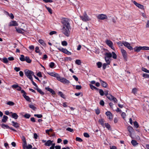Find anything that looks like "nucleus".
Returning a JSON list of instances; mask_svg holds the SVG:
<instances>
[{"label":"nucleus","mask_w":149,"mask_h":149,"mask_svg":"<svg viewBox=\"0 0 149 149\" xmlns=\"http://www.w3.org/2000/svg\"><path fill=\"white\" fill-rule=\"evenodd\" d=\"M112 56L113 58L114 59H116L117 58V55L116 53L114 52H112Z\"/></svg>","instance_id":"nucleus-38"},{"label":"nucleus","mask_w":149,"mask_h":149,"mask_svg":"<svg viewBox=\"0 0 149 149\" xmlns=\"http://www.w3.org/2000/svg\"><path fill=\"white\" fill-rule=\"evenodd\" d=\"M143 77L145 78H149V74L146 73H144L143 75Z\"/></svg>","instance_id":"nucleus-49"},{"label":"nucleus","mask_w":149,"mask_h":149,"mask_svg":"<svg viewBox=\"0 0 149 149\" xmlns=\"http://www.w3.org/2000/svg\"><path fill=\"white\" fill-rule=\"evenodd\" d=\"M121 116L124 119L125 118L126 116L125 113L124 112H123L122 113Z\"/></svg>","instance_id":"nucleus-63"},{"label":"nucleus","mask_w":149,"mask_h":149,"mask_svg":"<svg viewBox=\"0 0 149 149\" xmlns=\"http://www.w3.org/2000/svg\"><path fill=\"white\" fill-rule=\"evenodd\" d=\"M75 63L78 65H80L81 64V61L79 59H77L75 61Z\"/></svg>","instance_id":"nucleus-35"},{"label":"nucleus","mask_w":149,"mask_h":149,"mask_svg":"<svg viewBox=\"0 0 149 149\" xmlns=\"http://www.w3.org/2000/svg\"><path fill=\"white\" fill-rule=\"evenodd\" d=\"M38 42L40 43L41 45H45V42L44 41L42 40V39H40L38 40Z\"/></svg>","instance_id":"nucleus-33"},{"label":"nucleus","mask_w":149,"mask_h":149,"mask_svg":"<svg viewBox=\"0 0 149 149\" xmlns=\"http://www.w3.org/2000/svg\"><path fill=\"white\" fill-rule=\"evenodd\" d=\"M134 50L135 52H140L141 50H142V48L141 46L139 47H136L134 48Z\"/></svg>","instance_id":"nucleus-18"},{"label":"nucleus","mask_w":149,"mask_h":149,"mask_svg":"<svg viewBox=\"0 0 149 149\" xmlns=\"http://www.w3.org/2000/svg\"><path fill=\"white\" fill-rule=\"evenodd\" d=\"M134 126L136 128H138L139 127V125L138 124V123L136 121H135L134 122Z\"/></svg>","instance_id":"nucleus-37"},{"label":"nucleus","mask_w":149,"mask_h":149,"mask_svg":"<svg viewBox=\"0 0 149 149\" xmlns=\"http://www.w3.org/2000/svg\"><path fill=\"white\" fill-rule=\"evenodd\" d=\"M58 94L59 95H60L63 98H65V96L62 92L61 91L59 92L58 93Z\"/></svg>","instance_id":"nucleus-41"},{"label":"nucleus","mask_w":149,"mask_h":149,"mask_svg":"<svg viewBox=\"0 0 149 149\" xmlns=\"http://www.w3.org/2000/svg\"><path fill=\"white\" fill-rule=\"evenodd\" d=\"M16 31L19 33H21L22 34H24V32H23L22 31V30H23L24 31H25L23 29H19L18 28H17V27H15Z\"/></svg>","instance_id":"nucleus-17"},{"label":"nucleus","mask_w":149,"mask_h":149,"mask_svg":"<svg viewBox=\"0 0 149 149\" xmlns=\"http://www.w3.org/2000/svg\"><path fill=\"white\" fill-rule=\"evenodd\" d=\"M97 18L100 19H107V16L103 14H101L98 15L97 16Z\"/></svg>","instance_id":"nucleus-9"},{"label":"nucleus","mask_w":149,"mask_h":149,"mask_svg":"<svg viewBox=\"0 0 149 149\" xmlns=\"http://www.w3.org/2000/svg\"><path fill=\"white\" fill-rule=\"evenodd\" d=\"M107 97L111 100L113 101L114 102L117 103V102L118 100L116 98L111 95H109Z\"/></svg>","instance_id":"nucleus-8"},{"label":"nucleus","mask_w":149,"mask_h":149,"mask_svg":"<svg viewBox=\"0 0 149 149\" xmlns=\"http://www.w3.org/2000/svg\"><path fill=\"white\" fill-rule=\"evenodd\" d=\"M34 116L35 117H37L38 118H41L42 117V115L41 114H35L34 115Z\"/></svg>","instance_id":"nucleus-51"},{"label":"nucleus","mask_w":149,"mask_h":149,"mask_svg":"<svg viewBox=\"0 0 149 149\" xmlns=\"http://www.w3.org/2000/svg\"><path fill=\"white\" fill-rule=\"evenodd\" d=\"M97 67L99 68H100L102 66V63L100 62H98L97 63Z\"/></svg>","instance_id":"nucleus-40"},{"label":"nucleus","mask_w":149,"mask_h":149,"mask_svg":"<svg viewBox=\"0 0 149 149\" xmlns=\"http://www.w3.org/2000/svg\"><path fill=\"white\" fill-rule=\"evenodd\" d=\"M30 80H31V81L32 82V83L33 84L34 86H35L36 88L38 87V86L37 85V84H36V83H35L33 80V78H32V79H30Z\"/></svg>","instance_id":"nucleus-54"},{"label":"nucleus","mask_w":149,"mask_h":149,"mask_svg":"<svg viewBox=\"0 0 149 149\" xmlns=\"http://www.w3.org/2000/svg\"><path fill=\"white\" fill-rule=\"evenodd\" d=\"M127 130L131 134L132 132H133L134 130L133 128L130 126H128L127 127Z\"/></svg>","instance_id":"nucleus-25"},{"label":"nucleus","mask_w":149,"mask_h":149,"mask_svg":"<svg viewBox=\"0 0 149 149\" xmlns=\"http://www.w3.org/2000/svg\"><path fill=\"white\" fill-rule=\"evenodd\" d=\"M45 89L46 90L50 92L53 95H55V93L54 91L52 89L50 88L49 87H46L45 88Z\"/></svg>","instance_id":"nucleus-15"},{"label":"nucleus","mask_w":149,"mask_h":149,"mask_svg":"<svg viewBox=\"0 0 149 149\" xmlns=\"http://www.w3.org/2000/svg\"><path fill=\"white\" fill-rule=\"evenodd\" d=\"M104 120L102 119H99V123H100L102 125V126H104Z\"/></svg>","instance_id":"nucleus-31"},{"label":"nucleus","mask_w":149,"mask_h":149,"mask_svg":"<svg viewBox=\"0 0 149 149\" xmlns=\"http://www.w3.org/2000/svg\"><path fill=\"white\" fill-rule=\"evenodd\" d=\"M1 125L3 129H9L13 131L16 132V130L14 129L12 127H10L8 125H7L3 123Z\"/></svg>","instance_id":"nucleus-7"},{"label":"nucleus","mask_w":149,"mask_h":149,"mask_svg":"<svg viewBox=\"0 0 149 149\" xmlns=\"http://www.w3.org/2000/svg\"><path fill=\"white\" fill-rule=\"evenodd\" d=\"M40 51L39 47L38 46L36 47L35 48V52L36 53H38V51Z\"/></svg>","instance_id":"nucleus-59"},{"label":"nucleus","mask_w":149,"mask_h":149,"mask_svg":"<svg viewBox=\"0 0 149 149\" xmlns=\"http://www.w3.org/2000/svg\"><path fill=\"white\" fill-rule=\"evenodd\" d=\"M89 85L90 86V87L92 89H95L97 90L99 89L98 88H96V87L95 86H93L91 84H90Z\"/></svg>","instance_id":"nucleus-34"},{"label":"nucleus","mask_w":149,"mask_h":149,"mask_svg":"<svg viewBox=\"0 0 149 149\" xmlns=\"http://www.w3.org/2000/svg\"><path fill=\"white\" fill-rule=\"evenodd\" d=\"M131 143L134 146H135L138 144L137 141L134 140H132L131 141Z\"/></svg>","instance_id":"nucleus-26"},{"label":"nucleus","mask_w":149,"mask_h":149,"mask_svg":"<svg viewBox=\"0 0 149 149\" xmlns=\"http://www.w3.org/2000/svg\"><path fill=\"white\" fill-rule=\"evenodd\" d=\"M14 69L16 72H18L20 70V68L19 67H15V68Z\"/></svg>","instance_id":"nucleus-64"},{"label":"nucleus","mask_w":149,"mask_h":149,"mask_svg":"<svg viewBox=\"0 0 149 149\" xmlns=\"http://www.w3.org/2000/svg\"><path fill=\"white\" fill-rule=\"evenodd\" d=\"M76 140L77 141H78L79 142H81L83 141L82 139L80 138L79 137H77L76 138Z\"/></svg>","instance_id":"nucleus-45"},{"label":"nucleus","mask_w":149,"mask_h":149,"mask_svg":"<svg viewBox=\"0 0 149 149\" xmlns=\"http://www.w3.org/2000/svg\"><path fill=\"white\" fill-rule=\"evenodd\" d=\"M80 17L81 19L84 22L88 21L90 19L85 12L84 13L82 16H80Z\"/></svg>","instance_id":"nucleus-4"},{"label":"nucleus","mask_w":149,"mask_h":149,"mask_svg":"<svg viewBox=\"0 0 149 149\" xmlns=\"http://www.w3.org/2000/svg\"><path fill=\"white\" fill-rule=\"evenodd\" d=\"M25 74L26 76L28 78L30 79L32 78V75H33L34 72L31 70H26L24 71Z\"/></svg>","instance_id":"nucleus-3"},{"label":"nucleus","mask_w":149,"mask_h":149,"mask_svg":"<svg viewBox=\"0 0 149 149\" xmlns=\"http://www.w3.org/2000/svg\"><path fill=\"white\" fill-rule=\"evenodd\" d=\"M142 50H149V47L147 46L141 47Z\"/></svg>","instance_id":"nucleus-39"},{"label":"nucleus","mask_w":149,"mask_h":149,"mask_svg":"<svg viewBox=\"0 0 149 149\" xmlns=\"http://www.w3.org/2000/svg\"><path fill=\"white\" fill-rule=\"evenodd\" d=\"M30 116L31 115L29 113H26L24 115V117L26 118H29Z\"/></svg>","instance_id":"nucleus-46"},{"label":"nucleus","mask_w":149,"mask_h":149,"mask_svg":"<svg viewBox=\"0 0 149 149\" xmlns=\"http://www.w3.org/2000/svg\"><path fill=\"white\" fill-rule=\"evenodd\" d=\"M8 118V116L4 115L3 117V118L2 119L1 122L3 123H5L6 122Z\"/></svg>","instance_id":"nucleus-20"},{"label":"nucleus","mask_w":149,"mask_h":149,"mask_svg":"<svg viewBox=\"0 0 149 149\" xmlns=\"http://www.w3.org/2000/svg\"><path fill=\"white\" fill-rule=\"evenodd\" d=\"M105 60L108 65L110 64L111 61V59L110 58L105 57Z\"/></svg>","instance_id":"nucleus-22"},{"label":"nucleus","mask_w":149,"mask_h":149,"mask_svg":"<svg viewBox=\"0 0 149 149\" xmlns=\"http://www.w3.org/2000/svg\"><path fill=\"white\" fill-rule=\"evenodd\" d=\"M34 89L37 90L41 95H44V93L42 91L41 89L39 88L38 87L36 88H34Z\"/></svg>","instance_id":"nucleus-21"},{"label":"nucleus","mask_w":149,"mask_h":149,"mask_svg":"<svg viewBox=\"0 0 149 149\" xmlns=\"http://www.w3.org/2000/svg\"><path fill=\"white\" fill-rule=\"evenodd\" d=\"M62 45L64 46H66L67 45L68 43L65 41H64L62 42Z\"/></svg>","instance_id":"nucleus-53"},{"label":"nucleus","mask_w":149,"mask_h":149,"mask_svg":"<svg viewBox=\"0 0 149 149\" xmlns=\"http://www.w3.org/2000/svg\"><path fill=\"white\" fill-rule=\"evenodd\" d=\"M133 3L135 5L139 8L141 9H143L144 8V6L143 5L138 3L135 1H134Z\"/></svg>","instance_id":"nucleus-11"},{"label":"nucleus","mask_w":149,"mask_h":149,"mask_svg":"<svg viewBox=\"0 0 149 149\" xmlns=\"http://www.w3.org/2000/svg\"><path fill=\"white\" fill-rule=\"evenodd\" d=\"M66 130L71 132H73V130L71 128L68 127L66 129Z\"/></svg>","instance_id":"nucleus-58"},{"label":"nucleus","mask_w":149,"mask_h":149,"mask_svg":"<svg viewBox=\"0 0 149 149\" xmlns=\"http://www.w3.org/2000/svg\"><path fill=\"white\" fill-rule=\"evenodd\" d=\"M18 25V24L16 21H12L9 23V26H16Z\"/></svg>","instance_id":"nucleus-12"},{"label":"nucleus","mask_w":149,"mask_h":149,"mask_svg":"<svg viewBox=\"0 0 149 149\" xmlns=\"http://www.w3.org/2000/svg\"><path fill=\"white\" fill-rule=\"evenodd\" d=\"M7 104L10 106H13L14 105L15 103L12 101H8L7 102Z\"/></svg>","instance_id":"nucleus-44"},{"label":"nucleus","mask_w":149,"mask_h":149,"mask_svg":"<svg viewBox=\"0 0 149 149\" xmlns=\"http://www.w3.org/2000/svg\"><path fill=\"white\" fill-rule=\"evenodd\" d=\"M47 73L49 75L56 77L58 81L64 84H67L70 83L69 80L64 78L61 77L58 74L54 72H48Z\"/></svg>","instance_id":"nucleus-2"},{"label":"nucleus","mask_w":149,"mask_h":149,"mask_svg":"<svg viewBox=\"0 0 149 149\" xmlns=\"http://www.w3.org/2000/svg\"><path fill=\"white\" fill-rule=\"evenodd\" d=\"M99 80L102 86L104 88H106L107 86V83L106 82L100 79H99Z\"/></svg>","instance_id":"nucleus-14"},{"label":"nucleus","mask_w":149,"mask_h":149,"mask_svg":"<svg viewBox=\"0 0 149 149\" xmlns=\"http://www.w3.org/2000/svg\"><path fill=\"white\" fill-rule=\"evenodd\" d=\"M25 59V61L28 63H30L31 62V60L30 59L29 57L28 56H26Z\"/></svg>","instance_id":"nucleus-27"},{"label":"nucleus","mask_w":149,"mask_h":149,"mask_svg":"<svg viewBox=\"0 0 149 149\" xmlns=\"http://www.w3.org/2000/svg\"><path fill=\"white\" fill-rule=\"evenodd\" d=\"M29 106L30 108L34 111H35L36 109V108L32 104H29Z\"/></svg>","instance_id":"nucleus-30"},{"label":"nucleus","mask_w":149,"mask_h":149,"mask_svg":"<svg viewBox=\"0 0 149 149\" xmlns=\"http://www.w3.org/2000/svg\"><path fill=\"white\" fill-rule=\"evenodd\" d=\"M61 22L63 26L62 29V33L66 36H69L70 34V30L71 29L70 24V20L67 18H63Z\"/></svg>","instance_id":"nucleus-1"},{"label":"nucleus","mask_w":149,"mask_h":149,"mask_svg":"<svg viewBox=\"0 0 149 149\" xmlns=\"http://www.w3.org/2000/svg\"><path fill=\"white\" fill-rule=\"evenodd\" d=\"M53 142V141H51L49 140H48L45 143V146H49L52 145Z\"/></svg>","instance_id":"nucleus-16"},{"label":"nucleus","mask_w":149,"mask_h":149,"mask_svg":"<svg viewBox=\"0 0 149 149\" xmlns=\"http://www.w3.org/2000/svg\"><path fill=\"white\" fill-rule=\"evenodd\" d=\"M107 65H108L107 63H104L103 64L102 68L104 70L106 68Z\"/></svg>","instance_id":"nucleus-56"},{"label":"nucleus","mask_w":149,"mask_h":149,"mask_svg":"<svg viewBox=\"0 0 149 149\" xmlns=\"http://www.w3.org/2000/svg\"><path fill=\"white\" fill-rule=\"evenodd\" d=\"M10 113L12 114V116L13 118L15 119H16L18 118V116L16 113H13L12 112H10Z\"/></svg>","instance_id":"nucleus-19"},{"label":"nucleus","mask_w":149,"mask_h":149,"mask_svg":"<svg viewBox=\"0 0 149 149\" xmlns=\"http://www.w3.org/2000/svg\"><path fill=\"white\" fill-rule=\"evenodd\" d=\"M100 105H101L102 106H104V102L103 101V100H100Z\"/></svg>","instance_id":"nucleus-61"},{"label":"nucleus","mask_w":149,"mask_h":149,"mask_svg":"<svg viewBox=\"0 0 149 149\" xmlns=\"http://www.w3.org/2000/svg\"><path fill=\"white\" fill-rule=\"evenodd\" d=\"M56 33H57L56 31H52L50 32L49 33V34L50 35H52L53 34H56Z\"/></svg>","instance_id":"nucleus-60"},{"label":"nucleus","mask_w":149,"mask_h":149,"mask_svg":"<svg viewBox=\"0 0 149 149\" xmlns=\"http://www.w3.org/2000/svg\"><path fill=\"white\" fill-rule=\"evenodd\" d=\"M105 55L106 56L105 57L107 58H110L112 56V54L111 53H106L105 54Z\"/></svg>","instance_id":"nucleus-24"},{"label":"nucleus","mask_w":149,"mask_h":149,"mask_svg":"<svg viewBox=\"0 0 149 149\" xmlns=\"http://www.w3.org/2000/svg\"><path fill=\"white\" fill-rule=\"evenodd\" d=\"M141 70L142 71L144 72L149 73V70L145 68L142 67L141 68Z\"/></svg>","instance_id":"nucleus-36"},{"label":"nucleus","mask_w":149,"mask_h":149,"mask_svg":"<svg viewBox=\"0 0 149 149\" xmlns=\"http://www.w3.org/2000/svg\"><path fill=\"white\" fill-rule=\"evenodd\" d=\"M106 44L109 47H111L112 49H113V43L111 41L108 40H106Z\"/></svg>","instance_id":"nucleus-10"},{"label":"nucleus","mask_w":149,"mask_h":149,"mask_svg":"<svg viewBox=\"0 0 149 149\" xmlns=\"http://www.w3.org/2000/svg\"><path fill=\"white\" fill-rule=\"evenodd\" d=\"M137 91V89L136 88H134L132 89V92L134 94H135L136 93Z\"/></svg>","instance_id":"nucleus-55"},{"label":"nucleus","mask_w":149,"mask_h":149,"mask_svg":"<svg viewBox=\"0 0 149 149\" xmlns=\"http://www.w3.org/2000/svg\"><path fill=\"white\" fill-rule=\"evenodd\" d=\"M24 98L28 101L31 102V100L29 97V96H27L26 95H23Z\"/></svg>","instance_id":"nucleus-28"},{"label":"nucleus","mask_w":149,"mask_h":149,"mask_svg":"<svg viewBox=\"0 0 149 149\" xmlns=\"http://www.w3.org/2000/svg\"><path fill=\"white\" fill-rule=\"evenodd\" d=\"M23 149H25L24 147L27 145V143L26 141L23 142Z\"/></svg>","instance_id":"nucleus-62"},{"label":"nucleus","mask_w":149,"mask_h":149,"mask_svg":"<svg viewBox=\"0 0 149 149\" xmlns=\"http://www.w3.org/2000/svg\"><path fill=\"white\" fill-rule=\"evenodd\" d=\"M25 57L23 55H20V57L19 58L20 60L22 61H25Z\"/></svg>","instance_id":"nucleus-29"},{"label":"nucleus","mask_w":149,"mask_h":149,"mask_svg":"<svg viewBox=\"0 0 149 149\" xmlns=\"http://www.w3.org/2000/svg\"><path fill=\"white\" fill-rule=\"evenodd\" d=\"M46 8L47 10H48V11L50 13H52V9L50 8L47 7L46 6Z\"/></svg>","instance_id":"nucleus-47"},{"label":"nucleus","mask_w":149,"mask_h":149,"mask_svg":"<svg viewBox=\"0 0 149 149\" xmlns=\"http://www.w3.org/2000/svg\"><path fill=\"white\" fill-rule=\"evenodd\" d=\"M105 127L108 129L109 130L110 128V125L108 123H105L104 124Z\"/></svg>","instance_id":"nucleus-52"},{"label":"nucleus","mask_w":149,"mask_h":149,"mask_svg":"<svg viewBox=\"0 0 149 149\" xmlns=\"http://www.w3.org/2000/svg\"><path fill=\"white\" fill-rule=\"evenodd\" d=\"M84 137L87 138H88L90 137V135L87 133H84Z\"/></svg>","instance_id":"nucleus-57"},{"label":"nucleus","mask_w":149,"mask_h":149,"mask_svg":"<svg viewBox=\"0 0 149 149\" xmlns=\"http://www.w3.org/2000/svg\"><path fill=\"white\" fill-rule=\"evenodd\" d=\"M25 147L27 149H31L32 148V146L30 144H29L28 146L26 145Z\"/></svg>","instance_id":"nucleus-50"},{"label":"nucleus","mask_w":149,"mask_h":149,"mask_svg":"<svg viewBox=\"0 0 149 149\" xmlns=\"http://www.w3.org/2000/svg\"><path fill=\"white\" fill-rule=\"evenodd\" d=\"M1 61H3L4 63H8V61L7 58L4 57L2 59Z\"/></svg>","instance_id":"nucleus-32"},{"label":"nucleus","mask_w":149,"mask_h":149,"mask_svg":"<svg viewBox=\"0 0 149 149\" xmlns=\"http://www.w3.org/2000/svg\"><path fill=\"white\" fill-rule=\"evenodd\" d=\"M106 115L108 117V118L110 120H111L112 118V115L111 113L109 111H108L106 112Z\"/></svg>","instance_id":"nucleus-13"},{"label":"nucleus","mask_w":149,"mask_h":149,"mask_svg":"<svg viewBox=\"0 0 149 149\" xmlns=\"http://www.w3.org/2000/svg\"><path fill=\"white\" fill-rule=\"evenodd\" d=\"M121 51L123 58H124L125 60L127 61V54L126 51L123 49H121Z\"/></svg>","instance_id":"nucleus-5"},{"label":"nucleus","mask_w":149,"mask_h":149,"mask_svg":"<svg viewBox=\"0 0 149 149\" xmlns=\"http://www.w3.org/2000/svg\"><path fill=\"white\" fill-rule=\"evenodd\" d=\"M55 65V64L54 62H51L49 65V66L51 68H53Z\"/></svg>","instance_id":"nucleus-42"},{"label":"nucleus","mask_w":149,"mask_h":149,"mask_svg":"<svg viewBox=\"0 0 149 149\" xmlns=\"http://www.w3.org/2000/svg\"><path fill=\"white\" fill-rule=\"evenodd\" d=\"M123 44L124 46L127 47L130 50L133 49V47L130 46V44L128 42L125 41H123Z\"/></svg>","instance_id":"nucleus-6"},{"label":"nucleus","mask_w":149,"mask_h":149,"mask_svg":"<svg viewBox=\"0 0 149 149\" xmlns=\"http://www.w3.org/2000/svg\"><path fill=\"white\" fill-rule=\"evenodd\" d=\"M99 93L100 95L101 96H103V95H104V92L101 89H99Z\"/></svg>","instance_id":"nucleus-43"},{"label":"nucleus","mask_w":149,"mask_h":149,"mask_svg":"<svg viewBox=\"0 0 149 149\" xmlns=\"http://www.w3.org/2000/svg\"><path fill=\"white\" fill-rule=\"evenodd\" d=\"M12 123L13 124V125L16 128H18L19 127V124L16 122H15L12 121Z\"/></svg>","instance_id":"nucleus-23"},{"label":"nucleus","mask_w":149,"mask_h":149,"mask_svg":"<svg viewBox=\"0 0 149 149\" xmlns=\"http://www.w3.org/2000/svg\"><path fill=\"white\" fill-rule=\"evenodd\" d=\"M7 13L8 15L11 18V19H13L14 18V16L12 13L10 14L8 13L7 12Z\"/></svg>","instance_id":"nucleus-48"}]
</instances>
